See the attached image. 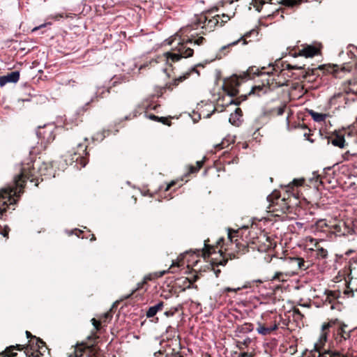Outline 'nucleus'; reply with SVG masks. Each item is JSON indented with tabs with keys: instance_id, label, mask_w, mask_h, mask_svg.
I'll list each match as a JSON object with an SVG mask.
<instances>
[{
	"instance_id": "obj_42",
	"label": "nucleus",
	"mask_w": 357,
	"mask_h": 357,
	"mask_svg": "<svg viewBox=\"0 0 357 357\" xmlns=\"http://www.w3.org/2000/svg\"><path fill=\"white\" fill-rule=\"evenodd\" d=\"M142 284H138V287L136 288L135 289L132 290V293L130 294H129L128 296H126V298H130L131 296V295L132 294H134V292H135L137 289H139L141 287H142Z\"/></svg>"
},
{
	"instance_id": "obj_14",
	"label": "nucleus",
	"mask_w": 357,
	"mask_h": 357,
	"mask_svg": "<svg viewBox=\"0 0 357 357\" xmlns=\"http://www.w3.org/2000/svg\"><path fill=\"white\" fill-rule=\"evenodd\" d=\"M191 73H197L199 75V73L196 70V68H192L190 70L186 72L182 76H180L178 78H176L173 81L172 84L174 86H177L180 82H181L184 81L185 79H186L187 78H188ZM171 85H172V84H170L169 88H171Z\"/></svg>"
},
{
	"instance_id": "obj_19",
	"label": "nucleus",
	"mask_w": 357,
	"mask_h": 357,
	"mask_svg": "<svg viewBox=\"0 0 357 357\" xmlns=\"http://www.w3.org/2000/svg\"><path fill=\"white\" fill-rule=\"evenodd\" d=\"M316 250H314V252H316V257L318 259H325L327 257L328 252L326 249L319 247V245H316ZM314 251V250H312Z\"/></svg>"
},
{
	"instance_id": "obj_49",
	"label": "nucleus",
	"mask_w": 357,
	"mask_h": 357,
	"mask_svg": "<svg viewBox=\"0 0 357 357\" xmlns=\"http://www.w3.org/2000/svg\"><path fill=\"white\" fill-rule=\"evenodd\" d=\"M165 314L167 316V317H169V316H172L174 314L173 312H169V311H167L165 312Z\"/></svg>"
},
{
	"instance_id": "obj_44",
	"label": "nucleus",
	"mask_w": 357,
	"mask_h": 357,
	"mask_svg": "<svg viewBox=\"0 0 357 357\" xmlns=\"http://www.w3.org/2000/svg\"><path fill=\"white\" fill-rule=\"evenodd\" d=\"M250 73H254V74H255V73H256L255 71H254L253 68H250V69H249V70H248V74H247V75H245V77H248V76L249 75V74H250Z\"/></svg>"
},
{
	"instance_id": "obj_24",
	"label": "nucleus",
	"mask_w": 357,
	"mask_h": 357,
	"mask_svg": "<svg viewBox=\"0 0 357 357\" xmlns=\"http://www.w3.org/2000/svg\"><path fill=\"white\" fill-rule=\"evenodd\" d=\"M238 233V231L236 230H232V229H228V239L231 241V242H235L236 243V241H238L237 238L234 239V238L236 237V234Z\"/></svg>"
},
{
	"instance_id": "obj_22",
	"label": "nucleus",
	"mask_w": 357,
	"mask_h": 357,
	"mask_svg": "<svg viewBox=\"0 0 357 357\" xmlns=\"http://www.w3.org/2000/svg\"><path fill=\"white\" fill-rule=\"evenodd\" d=\"M240 119L241 118H238L236 114H231L229 121L232 125L238 126L241 123Z\"/></svg>"
},
{
	"instance_id": "obj_45",
	"label": "nucleus",
	"mask_w": 357,
	"mask_h": 357,
	"mask_svg": "<svg viewBox=\"0 0 357 357\" xmlns=\"http://www.w3.org/2000/svg\"><path fill=\"white\" fill-rule=\"evenodd\" d=\"M273 196H274L273 195H268L267 197L268 201L273 203Z\"/></svg>"
},
{
	"instance_id": "obj_50",
	"label": "nucleus",
	"mask_w": 357,
	"mask_h": 357,
	"mask_svg": "<svg viewBox=\"0 0 357 357\" xmlns=\"http://www.w3.org/2000/svg\"><path fill=\"white\" fill-rule=\"evenodd\" d=\"M64 17L63 14H59V15H57L55 17V18H56V19H58V17Z\"/></svg>"
},
{
	"instance_id": "obj_1",
	"label": "nucleus",
	"mask_w": 357,
	"mask_h": 357,
	"mask_svg": "<svg viewBox=\"0 0 357 357\" xmlns=\"http://www.w3.org/2000/svg\"><path fill=\"white\" fill-rule=\"evenodd\" d=\"M178 36H175L169 43L172 44L173 42L178 40L177 46L175 47V52L167 53V59H171L172 61H178L181 58H188L193 55L194 50L188 46V44H193L197 45H202L206 41L203 36H197V34L192 33L187 39L177 38Z\"/></svg>"
},
{
	"instance_id": "obj_9",
	"label": "nucleus",
	"mask_w": 357,
	"mask_h": 357,
	"mask_svg": "<svg viewBox=\"0 0 357 357\" xmlns=\"http://www.w3.org/2000/svg\"><path fill=\"white\" fill-rule=\"evenodd\" d=\"M20 79L19 71H13L6 75L0 77V86H3L6 84L16 83Z\"/></svg>"
},
{
	"instance_id": "obj_18",
	"label": "nucleus",
	"mask_w": 357,
	"mask_h": 357,
	"mask_svg": "<svg viewBox=\"0 0 357 357\" xmlns=\"http://www.w3.org/2000/svg\"><path fill=\"white\" fill-rule=\"evenodd\" d=\"M309 113H310V116H312V119L314 121L318 122V123L324 121L326 118V114L318 113L313 110H310Z\"/></svg>"
},
{
	"instance_id": "obj_48",
	"label": "nucleus",
	"mask_w": 357,
	"mask_h": 357,
	"mask_svg": "<svg viewBox=\"0 0 357 357\" xmlns=\"http://www.w3.org/2000/svg\"><path fill=\"white\" fill-rule=\"evenodd\" d=\"M248 356V353L247 352H243V353H241L238 356V357H247Z\"/></svg>"
},
{
	"instance_id": "obj_51",
	"label": "nucleus",
	"mask_w": 357,
	"mask_h": 357,
	"mask_svg": "<svg viewBox=\"0 0 357 357\" xmlns=\"http://www.w3.org/2000/svg\"><path fill=\"white\" fill-rule=\"evenodd\" d=\"M288 1H289L288 3H289V4H290V5H291V6H293V3H292V1H293L294 0H288Z\"/></svg>"
},
{
	"instance_id": "obj_39",
	"label": "nucleus",
	"mask_w": 357,
	"mask_h": 357,
	"mask_svg": "<svg viewBox=\"0 0 357 357\" xmlns=\"http://www.w3.org/2000/svg\"><path fill=\"white\" fill-rule=\"evenodd\" d=\"M234 114H236L238 118H241L242 116V111L240 108H236Z\"/></svg>"
},
{
	"instance_id": "obj_12",
	"label": "nucleus",
	"mask_w": 357,
	"mask_h": 357,
	"mask_svg": "<svg viewBox=\"0 0 357 357\" xmlns=\"http://www.w3.org/2000/svg\"><path fill=\"white\" fill-rule=\"evenodd\" d=\"M163 307V302L160 301L158 304L151 306L147 310L146 315L148 318H151L154 317L157 312L160 310H161Z\"/></svg>"
},
{
	"instance_id": "obj_43",
	"label": "nucleus",
	"mask_w": 357,
	"mask_h": 357,
	"mask_svg": "<svg viewBox=\"0 0 357 357\" xmlns=\"http://www.w3.org/2000/svg\"><path fill=\"white\" fill-rule=\"evenodd\" d=\"M72 233H75L78 237L80 236V234L82 233V231L79 229H75V231H72Z\"/></svg>"
},
{
	"instance_id": "obj_57",
	"label": "nucleus",
	"mask_w": 357,
	"mask_h": 357,
	"mask_svg": "<svg viewBox=\"0 0 357 357\" xmlns=\"http://www.w3.org/2000/svg\"><path fill=\"white\" fill-rule=\"evenodd\" d=\"M219 272H220V270H218L217 273H215V275H218V273H219Z\"/></svg>"
},
{
	"instance_id": "obj_17",
	"label": "nucleus",
	"mask_w": 357,
	"mask_h": 357,
	"mask_svg": "<svg viewBox=\"0 0 357 357\" xmlns=\"http://www.w3.org/2000/svg\"><path fill=\"white\" fill-rule=\"evenodd\" d=\"M331 142L333 145L343 148L344 146L345 139L343 136L337 135L334 138L331 139Z\"/></svg>"
},
{
	"instance_id": "obj_25",
	"label": "nucleus",
	"mask_w": 357,
	"mask_h": 357,
	"mask_svg": "<svg viewBox=\"0 0 357 357\" xmlns=\"http://www.w3.org/2000/svg\"><path fill=\"white\" fill-rule=\"evenodd\" d=\"M304 179H294L291 183H289L287 186L288 188H292L293 186H301L303 184Z\"/></svg>"
},
{
	"instance_id": "obj_37",
	"label": "nucleus",
	"mask_w": 357,
	"mask_h": 357,
	"mask_svg": "<svg viewBox=\"0 0 357 357\" xmlns=\"http://www.w3.org/2000/svg\"><path fill=\"white\" fill-rule=\"evenodd\" d=\"M284 109H285V105L279 107L277 109V114H278V115H279V116L282 115L284 112Z\"/></svg>"
},
{
	"instance_id": "obj_16",
	"label": "nucleus",
	"mask_w": 357,
	"mask_h": 357,
	"mask_svg": "<svg viewBox=\"0 0 357 357\" xmlns=\"http://www.w3.org/2000/svg\"><path fill=\"white\" fill-rule=\"evenodd\" d=\"M291 261L296 264L298 269L306 270L308 266L305 265V261L303 259L299 257H294L290 259Z\"/></svg>"
},
{
	"instance_id": "obj_58",
	"label": "nucleus",
	"mask_w": 357,
	"mask_h": 357,
	"mask_svg": "<svg viewBox=\"0 0 357 357\" xmlns=\"http://www.w3.org/2000/svg\"><path fill=\"white\" fill-rule=\"evenodd\" d=\"M219 272H220V270H218L217 273H215V275H218V273H219Z\"/></svg>"
},
{
	"instance_id": "obj_56",
	"label": "nucleus",
	"mask_w": 357,
	"mask_h": 357,
	"mask_svg": "<svg viewBox=\"0 0 357 357\" xmlns=\"http://www.w3.org/2000/svg\"><path fill=\"white\" fill-rule=\"evenodd\" d=\"M219 272H220V270H218L217 273H215V275H218V273H219Z\"/></svg>"
},
{
	"instance_id": "obj_11",
	"label": "nucleus",
	"mask_w": 357,
	"mask_h": 357,
	"mask_svg": "<svg viewBox=\"0 0 357 357\" xmlns=\"http://www.w3.org/2000/svg\"><path fill=\"white\" fill-rule=\"evenodd\" d=\"M318 52H319L318 49L316 48L315 47L311 46V45H307V46L303 47L300 51V55H303L305 57H312L314 55L317 54Z\"/></svg>"
},
{
	"instance_id": "obj_35",
	"label": "nucleus",
	"mask_w": 357,
	"mask_h": 357,
	"mask_svg": "<svg viewBox=\"0 0 357 357\" xmlns=\"http://www.w3.org/2000/svg\"><path fill=\"white\" fill-rule=\"evenodd\" d=\"M355 153H351L349 151L345 152L344 154H342V158L344 160H349V157L351 155H354Z\"/></svg>"
},
{
	"instance_id": "obj_7",
	"label": "nucleus",
	"mask_w": 357,
	"mask_h": 357,
	"mask_svg": "<svg viewBox=\"0 0 357 357\" xmlns=\"http://www.w3.org/2000/svg\"><path fill=\"white\" fill-rule=\"evenodd\" d=\"M53 129V125H45L43 127H38L36 135L39 139H41L42 142L50 143L54 139Z\"/></svg>"
},
{
	"instance_id": "obj_29",
	"label": "nucleus",
	"mask_w": 357,
	"mask_h": 357,
	"mask_svg": "<svg viewBox=\"0 0 357 357\" xmlns=\"http://www.w3.org/2000/svg\"><path fill=\"white\" fill-rule=\"evenodd\" d=\"M230 20V17L228 15L222 14V16H220L219 21L220 23V26H222L225 22Z\"/></svg>"
},
{
	"instance_id": "obj_30",
	"label": "nucleus",
	"mask_w": 357,
	"mask_h": 357,
	"mask_svg": "<svg viewBox=\"0 0 357 357\" xmlns=\"http://www.w3.org/2000/svg\"><path fill=\"white\" fill-rule=\"evenodd\" d=\"M203 161H197V167H192L191 169H190V172L191 173H195V172H198L200 168L202 167L203 165Z\"/></svg>"
},
{
	"instance_id": "obj_40",
	"label": "nucleus",
	"mask_w": 357,
	"mask_h": 357,
	"mask_svg": "<svg viewBox=\"0 0 357 357\" xmlns=\"http://www.w3.org/2000/svg\"><path fill=\"white\" fill-rule=\"evenodd\" d=\"M288 69H301L302 67L298 66H291L290 64H287V66Z\"/></svg>"
},
{
	"instance_id": "obj_38",
	"label": "nucleus",
	"mask_w": 357,
	"mask_h": 357,
	"mask_svg": "<svg viewBox=\"0 0 357 357\" xmlns=\"http://www.w3.org/2000/svg\"><path fill=\"white\" fill-rule=\"evenodd\" d=\"M245 330H246L247 331H252L253 330V325L252 324H245Z\"/></svg>"
},
{
	"instance_id": "obj_21",
	"label": "nucleus",
	"mask_w": 357,
	"mask_h": 357,
	"mask_svg": "<svg viewBox=\"0 0 357 357\" xmlns=\"http://www.w3.org/2000/svg\"><path fill=\"white\" fill-rule=\"evenodd\" d=\"M272 0H252L251 4L256 8L257 11H260L262 6L268 2H271Z\"/></svg>"
},
{
	"instance_id": "obj_5",
	"label": "nucleus",
	"mask_w": 357,
	"mask_h": 357,
	"mask_svg": "<svg viewBox=\"0 0 357 357\" xmlns=\"http://www.w3.org/2000/svg\"><path fill=\"white\" fill-rule=\"evenodd\" d=\"M332 232L336 236H348L354 231L351 222L340 221L331 227Z\"/></svg>"
},
{
	"instance_id": "obj_6",
	"label": "nucleus",
	"mask_w": 357,
	"mask_h": 357,
	"mask_svg": "<svg viewBox=\"0 0 357 357\" xmlns=\"http://www.w3.org/2000/svg\"><path fill=\"white\" fill-rule=\"evenodd\" d=\"M330 328H334L336 331V335H344L349 333L351 335V330L347 331V325L341 322L338 319H333L329 321L327 324L322 326L323 330H328Z\"/></svg>"
},
{
	"instance_id": "obj_41",
	"label": "nucleus",
	"mask_w": 357,
	"mask_h": 357,
	"mask_svg": "<svg viewBox=\"0 0 357 357\" xmlns=\"http://www.w3.org/2000/svg\"><path fill=\"white\" fill-rule=\"evenodd\" d=\"M176 184L175 181H172L169 184H168L165 188V191H168L170 190L172 186Z\"/></svg>"
},
{
	"instance_id": "obj_47",
	"label": "nucleus",
	"mask_w": 357,
	"mask_h": 357,
	"mask_svg": "<svg viewBox=\"0 0 357 357\" xmlns=\"http://www.w3.org/2000/svg\"><path fill=\"white\" fill-rule=\"evenodd\" d=\"M276 73H277V70H275V68H273L272 71L271 72H267V74L268 75H274Z\"/></svg>"
},
{
	"instance_id": "obj_32",
	"label": "nucleus",
	"mask_w": 357,
	"mask_h": 357,
	"mask_svg": "<svg viewBox=\"0 0 357 357\" xmlns=\"http://www.w3.org/2000/svg\"><path fill=\"white\" fill-rule=\"evenodd\" d=\"M326 330H323L322 329V334L321 335V337H320V339H319V342H320V344H324V342H326V340H327V333L326 332Z\"/></svg>"
},
{
	"instance_id": "obj_27",
	"label": "nucleus",
	"mask_w": 357,
	"mask_h": 357,
	"mask_svg": "<svg viewBox=\"0 0 357 357\" xmlns=\"http://www.w3.org/2000/svg\"><path fill=\"white\" fill-rule=\"evenodd\" d=\"M26 336H27L28 338H29V337H34V338H36V344H37V346H38V347L39 349H40L43 346L45 345V342L42 340H40L39 338H36L35 336H32V335L31 334L30 332L26 331Z\"/></svg>"
},
{
	"instance_id": "obj_10",
	"label": "nucleus",
	"mask_w": 357,
	"mask_h": 357,
	"mask_svg": "<svg viewBox=\"0 0 357 357\" xmlns=\"http://www.w3.org/2000/svg\"><path fill=\"white\" fill-rule=\"evenodd\" d=\"M269 90V87L265 84L255 86L252 88V90L249 93V95H256L257 96H261L264 94H266Z\"/></svg>"
},
{
	"instance_id": "obj_46",
	"label": "nucleus",
	"mask_w": 357,
	"mask_h": 357,
	"mask_svg": "<svg viewBox=\"0 0 357 357\" xmlns=\"http://www.w3.org/2000/svg\"><path fill=\"white\" fill-rule=\"evenodd\" d=\"M217 147H218L220 149H223L225 147V142H222L221 144H218Z\"/></svg>"
},
{
	"instance_id": "obj_20",
	"label": "nucleus",
	"mask_w": 357,
	"mask_h": 357,
	"mask_svg": "<svg viewBox=\"0 0 357 357\" xmlns=\"http://www.w3.org/2000/svg\"><path fill=\"white\" fill-rule=\"evenodd\" d=\"M22 346L20 344H17V346H10L9 347H7L5 350L4 353L6 354V356L7 357H14L16 355V353H14L13 351L15 349L20 350L22 349Z\"/></svg>"
},
{
	"instance_id": "obj_31",
	"label": "nucleus",
	"mask_w": 357,
	"mask_h": 357,
	"mask_svg": "<svg viewBox=\"0 0 357 357\" xmlns=\"http://www.w3.org/2000/svg\"><path fill=\"white\" fill-rule=\"evenodd\" d=\"M106 91L107 93L109 92V89H107ZM105 92V90L103 89V88H101V87H98L97 89V91L96 92V96L94 98H98V97H101L102 98L103 96H102V94H103Z\"/></svg>"
},
{
	"instance_id": "obj_28",
	"label": "nucleus",
	"mask_w": 357,
	"mask_h": 357,
	"mask_svg": "<svg viewBox=\"0 0 357 357\" xmlns=\"http://www.w3.org/2000/svg\"><path fill=\"white\" fill-rule=\"evenodd\" d=\"M356 292H357V288L354 290V289L348 287L347 289L344 291V294L348 296L354 297Z\"/></svg>"
},
{
	"instance_id": "obj_55",
	"label": "nucleus",
	"mask_w": 357,
	"mask_h": 357,
	"mask_svg": "<svg viewBox=\"0 0 357 357\" xmlns=\"http://www.w3.org/2000/svg\"><path fill=\"white\" fill-rule=\"evenodd\" d=\"M166 271H163L162 273H161L160 275H162L163 274L165 273Z\"/></svg>"
},
{
	"instance_id": "obj_33",
	"label": "nucleus",
	"mask_w": 357,
	"mask_h": 357,
	"mask_svg": "<svg viewBox=\"0 0 357 357\" xmlns=\"http://www.w3.org/2000/svg\"><path fill=\"white\" fill-rule=\"evenodd\" d=\"M120 79L123 81L124 80V78L123 77H121V76H116L115 75L112 79V85L113 86H115L118 82H120Z\"/></svg>"
},
{
	"instance_id": "obj_13",
	"label": "nucleus",
	"mask_w": 357,
	"mask_h": 357,
	"mask_svg": "<svg viewBox=\"0 0 357 357\" xmlns=\"http://www.w3.org/2000/svg\"><path fill=\"white\" fill-rule=\"evenodd\" d=\"M111 318H112L111 312H107L105 313L104 315L100 318V321H98L95 318H93L91 319V322H92V324L93 325L96 331H99L101 321L106 322L107 321V319H110Z\"/></svg>"
},
{
	"instance_id": "obj_23",
	"label": "nucleus",
	"mask_w": 357,
	"mask_h": 357,
	"mask_svg": "<svg viewBox=\"0 0 357 357\" xmlns=\"http://www.w3.org/2000/svg\"><path fill=\"white\" fill-rule=\"evenodd\" d=\"M287 274L283 273L282 272H276L273 277V280H278V281H284L286 280Z\"/></svg>"
},
{
	"instance_id": "obj_8",
	"label": "nucleus",
	"mask_w": 357,
	"mask_h": 357,
	"mask_svg": "<svg viewBox=\"0 0 357 357\" xmlns=\"http://www.w3.org/2000/svg\"><path fill=\"white\" fill-rule=\"evenodd\" d=\"M258 31L256 29H253L250 31L245 33L243 36H242L239 39L236 41H234L226 46L222 47V50L227 49L229 47L234 46L237 45L240 42H243V45H246L248 43L247 39L251 37L257 38L258 36Z\"/></svg>"
},
{
	"instance_id": "obj_15",
	"label": "nucleus",
	"mask_w": 357,
	"mask_h": 357,
	"mask_svg": "<svg viewBox=\"0 0 357 357\" xmlns=\"http://www.w3.org/2000/svg\"><path fill=\"white\" fill-rule=\"evenodd\" d=\"M278 328L277 325H274L271 327H265L260 324H259V327L257 328V332L262 335H267L270 334L272 331L276 330Z\"/></svg>"
},
{
	"instance_id": "obj_54",
	"label": "nucleus",
	"mask_w": 357,
	"mask_h": 357,
	"mask_svg": "<svg viewBox=\"0 0 357 357\" xmlns=\"http://www.w3.org/2000/svg\"><path fill=\"white\" fill-rule=\"evenodd\" d=\"M188 29H189L188 27L185 28L184 31L187 32Z\"/></svg>"
},
{
	"instance_id": "obj_26",
	"label": "nucleus",
	"mask_w": 357,
	"mask_h": 357,
	"mask_svg": "<svg viewBox=\"0 0 357 357\" xmlns=\"http://www.w3.org/2000/svg\"><path fill=\"white\" fill-rule=\"evenodd\" d=\"M107 132V135H109V130H103L101 133H97L93 137V140L101 142L104 139L105 137V133Z\"/></svg>"
},
{
	"instance_id": "obj_3",
	"label": "nucleus",
	"mask_w": 357,
	"mask_h": 357,
	"mask_svg": "<svg viewBox=\"0 0 357 357\" xmlns=\"http://www.w3.org/2000/svg\"><path fill=\"white\" fill-rule=\"evenodd\" d=\"M219 18L220 15H216L210 20H208L207 17L203 15L197 16L196 17L194 24L190 26L191 29H195L201 26L202 29L205 30V31H202V34H205L206 32H211L213 30V28L220 23Z\"/></svg>"
},
{
	"instance_id": "obj_52",
	"label": "nucleus",
	"mask_w": 357,
	"mask_h": 357,
	"mask_svg": "<svg viewBox=\"0 0 357 357\" xmlns=\"http://www.w3.org/2000/svg\"><path fill=\"white\" fill-rule=\"evenodd\" d=\"M40 27H35L34 29H33L32 31H35L38 29H39Z\"/></svg>"
},
{
	"instance_id": "obj_36",
	"label": "nucleus",
	"mask_w": 357,
	"mask_h": 357,
	"mask_svg": "<svg viewBox=\"0 0 357 357\" xmlns=\"http://www.w3.org/2000/svg\"><path fill=\"white\" fill-rule=\"evenodd\" d=\"M241 288H237V289H233V288H230V287H226L223 290V292H236L237 291L240 290Z\"/></svg>"
},
{
	"instance_id": "obj_53",
	"label": "nucleus",
	"mask_w": 357,
	"mask_h": 357,
	"mask_svg": "<svg viewBox=\"0 0 357 357\" xmlns=\"http://www.w3.org/2000/svg\"><path fill=\"white\" fill-rule=\"evenodd\" d=\"M95 239H96V238H95L94 235H93V234H92V238H91V241H93V240H95Z\"/></svg>"
},
{
	"instance_id": "obj_34",
	"label": "nucleus",
	"mask_w": 357,
	"mask_h": 357,
	"mask_svg": "<svg viewBox=\"0 0 357 357\" xmlns=\"http://www.w3.org/2000/svg\"><path fill=\"white\" fill-rule=\"evenodd\" d=\"M149 118L152 120H158L159 121L162 122L163 123H165V119L164 117L158 118V116L151 114L149 116Z\"/></svg>"
},
{
	"instance_id": "obj_4",
	"label": "nucleus",
	"mask_w": 357,
	"mask_h": 357,
	"mask_svg": "<svg viewBox=\"0 0 357 357\" xmlns=\"http://www.w3.org/2000/svg\"><path fill=\"white\" fill-rule=\"evenodd\" d=\"M87 155L86 146L83 144H78L75 149H73L68 152V155L71 157L70 162H79L82 167H84L86 165V161L84 159V155Z\"/></svg>"
},
{
	"instance_id": "obj_2",
	"label": "nucleus",
	"mask_w": 357,
	"mask_h": 357,
	"mask_svg": "<svg viewBox=\"0 0 357 357\" xmlns=\"http://www.w3.org/2000/svg\"><path fill=\"white\" fill-rule=\"evenodd\" d=\"M351 335L349 333L344 335H336L335 340L336 342L341 346L342 351H325L321 353L317 346L315 344V351L313 354V357H316V354H317V357H347L349 354L348 352H346V350H349L350 347V339Z\"/></svg>"
}]
</instances>
